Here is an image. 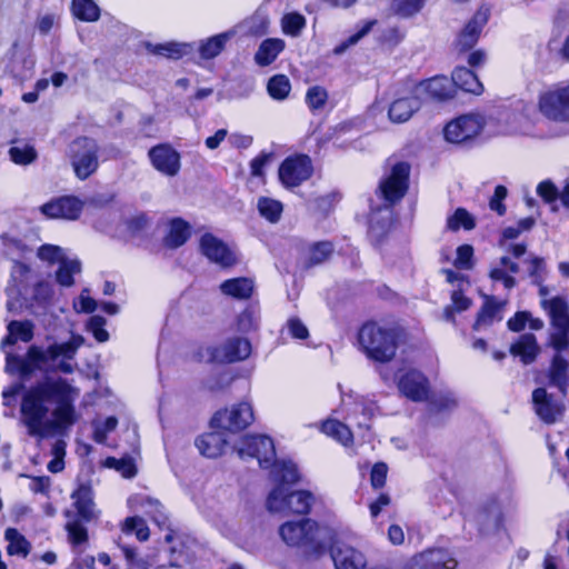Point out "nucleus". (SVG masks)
Segmentation results:
<instances>
[{"label": "nucleus", "mask_w": 569, "mask_h": 569, "mask_svg": "<svg viewBox=\"0 0 569 569\" xmlns=\"http://www.w3.org/2000/svg\"><path fill=\"white\" fill-rule=\"evenodd\" d=\"M83 209V202L74 196L53 199L41 207V212L49 218L76 220Z\"/></svg>", "instance_id": "19"}, {"label": "nucleus", "mask_w": 569, "mask_h": 569, "mask_svg": "<svg viewBox=\"0 0 569 569\" xmlns=\"http://www.w3.org/2000/svg\"><path fill=\"white\" fill-rule=\"evenodd\" d=\"M541 305L548 311L555 328L569 329L568 305L563 298L555 297L550 300H542Z\"/></svg>", "instance_id": "33"}, {"label": "nucleus", "mask_w": 569, "mask_h": 569, "mask_svg": "<svg viewBox=\"0 0 569 569\" xmlns=\"http://www.w3.org/2000/svg\"><path fill=\"white\" fill-rule=\"evenodd\" d=\"M489 20V9L480 8L459 32L455 47L459 52H467L475 47L483 27Z\"/></svg>", "instance_id": "14"}, {"label": "nucleus", "mask_w": 569, "mask_h": 569, "mask_svg": "<svg viewBox=\"0 0 569 569\" xmlns=\"http://www.w3.org/2000/svg\"><path fill=\"white\" fill-rule=\"evenodd\" d=\"M451 81L452 84L466 92L477 96L483 92V86L477 74L466 67H456L452 71Z\"/></svg>", "instance_id": "31"}, {"label": "nucleus", "mask_w": 569, "mask_h": 569, "mask_svg": "<svg viewBox=\"0 0 569 569\" xmlns=\"http://www.w3.org/2000/svg\"><path fill=\"white\" fill-rule=\"evenodd\" d=\"M541 113L553 121H569V104L563 87L543 92L539 98Z\"/></svg>", "instance_id": "13"}, {"label": "nucleus", "mask_w": 569, "mask_h": 569, "mask_svg": "<svg viewBox=\"0 0 569 569\" xmlns=\"http://www.w3.org/2000/svg\"><path fill=\"white\" fill-rule=\"evenodd\" d=\"M257 207L261 217L271 223L278 222L280 220L283 210L282 203L280 201L267 197H261L258 200Z\"/></svg>", "instance_id": "45"}, {"label": "nucleus", "mask_w": 569, "mask_h": 569, "mask_svg": "<svg viewBox=\"0 0 569 569\" xmlns=\"http://www.w3.org/2000/svg\"><path fill=\"white\" fill-rule=\"evenodd\" d=\"M415 90L419 97L425 93L430 99L443 101L452 97V81L447 77H435L421 81Z\"/></svg>", "instance_id": "24"}, {"label": "nucleus", "mask_w": 569, "mask_h": 569, "mask_svg": "<svg viewBox=\"0 0 569 569\" xmlns=\"http://www.w3.org/2000/svg\"><path fill=\"white\" fill-rule=\"evenodd\" d=\"M64 516L68 518L66 530L68 539L73 546H80L88 541V530L84 521L73 515V511L66 510Z\"/></svg>", "instance_id": "39"}, {"label": "nucleus", "mask_w": 569, "mask_h": 569, "mask_svg": "<svg viewBox=\"0 0 569 569\" xmlns=\"http://www.w3.org/2000/svg\"><path fill=\"white\" fill-rule=\"evenodd\" d=\"M421 107V99L416 90L409 97L396 99L389 107V119L392 122L402 123L408 121Z\"/></svg>", "instance_id": "25"}, {"label": "nucleus", "mask_w": 569, "mask_h": 569, "mask_svg": "<svg viewBox=\"0 0 569 569\" xmlns=\"http://www.w3.org/2000/svg\"><path fill=\"white\" fill-rule=\"evenodd\" d=\"M34 279L36 277L28 264L21 261H13L11 268L12 284L7 289V292L10 295L11 292L16 291L17 296L21 297L23 300H27L29 295V287Z\"/></svg>", "instance_id": "23"}, {"label": "nucleus", "mask_w": 569, "mask_h": 569, "mask_svg": "<svg viewBox=\"0 0 569 569\" xmlns=\"http://www.w3.org/2000/svg\"><path fill=\"white\" fill-rule=\"evenodd\" d=\"M502 303L497 302L493 297H487L483 306L477 315L473 330H481L491 326L495 321H500Z\"/></svg>", "instance_id": "34"}, {"label": "nucleus", "mask_w": 569, "mask_h": 569, "mask_svg": "<svg viewBox=\"0 0 569 569\" xmlns=\"http://www.w3.org/2000/svg\"><path fill=\"white\" fill-rule=\"evenodd\" d=\"M267 90L272 99L283 100L288 97L291 84L287 76L276 74L269 79Z\"/></svg>", "instance_id": "46"}, {"label": "nucleus", "mask_w": 569, "mask_h": 569, "mask_svg": "<svg viewBox=\"0 0 569 569\" xmlns=\"http://www.w3.org/2000/svg\"><path fill=\"white\" fill-rule=\"evenodd\" d=\"M327 99V91L319 86L309 88L306 94V102L311 110L321 109L325 106Z\"/></svg>", "instance_id": "55"}, {"label": "nucleus", "mask_w": 569, "mask_h": 569, "mask_svg": "<svg viewBox=\"0 0 569 569\" xmlns=\"http://www.w3.org/2000/svg\"><path fill=\"white\" fill-rule=\"evenodd\" d=\"M398 389L406 398L421 402L428 400L429 380L418 370H409L398 381Z\"/></svg>", "instance_id": "15"}, {"label": "nucleus", "mask_w": 569, "mask_h": 569, "mask_svg": "<svg viewBox=\"0 0 569 569\" xmlns=\"http://www.w3.org/2000/svg\"><path fill=\"white\" fill-rule=\"evenodd\" d=\"M152 166L161 173L174 177L180 170V154L169 144H158L148 152Z\"/></svg>", "instance_id": "18"}, {"label": "nucleus", "mask_w": 569, "mask_h": 569, "mask_svg": "<svg viewBox=\"0 0 569 569\" xmlns=\"http://www.w3.org/2000/svg\"><path fill=\"white\" fill-rule=\"evenodd\" d=\"M417 556L426 569H456L458 565L452 555L442 548L428 549Z\"/></svg>", "instance_id": "26"}, {"label": "nucleus", "mask_w": 569, "mask_h": 569, "mask_svg": "<svg viewBox=\"0 0 569 569\" xmlns=\"http://www.w3.org/2000/svg\"><path fill=\"white\" fill-rule=\"evenodd\" d=\"M106 322V319L101 316H92L88 321V330L99 342H106L109 339V333L104 329Z\"/></svg>", "instance_id": "60"}, {"label": "nucleus", "mask_w": 569, "mask_h": 569, "mask_svg": "<svg viewBox=\"0 0 569 569\" xmlns=\"http://www.w3.org/2000/svg\"><path fill=\"white\" fill-rule=\"evenodd\" d=\"M233 449L241 459L256 458L261 468L273 467L276 462L283 461L276 460L273 440L264 435L244 436L237 442Z\"/></svg>", "instance_id": "8"}, {"label": "nucleus", "mask_w": 569, "mask_h": 569, "mask_svg": "<svg viewBox=\"0 0 569 569\" xmlns=\"http://www.w3.org/2000/svg\"><path fill=\"white\" fill-rule=\"evenodd\" d=\"M38 257L39 259L47 261L49 263H60L62 260L66 259L63 250L53 244H42L38 249Z\"/></svg>", "instance_id": "56"}, {"label": "nucleus", "mask_w": 569, "mask_h": 569, "mask_svg": "<svg viewBox=\"0 0 569 569\" xmlns=\"http://www.w3.org/2000/svg\"><path fill=\"white\" fill-rule=\"evenodd\" d=\"M270 475L278 486L267 498V509L270 512L309 513L315 502L313 495L307 490L289 492L284 487V485H292L299 480L297 466L292 461L276 462Z\"/></svg>", "instance_id": "3"}, {"label": "nucleus", "mask_w": 569, "mask_h": 569, "mask_svg": "<svg viewBox=\"0 0 569 569\" xmlns=\"http://www.w3.org/2000/svg\"><path fill=\"white\" fill-rule=\"evenodd\" d=\"M447 226L450 230L457 231L461 227L466 230L475 228V220L463 208H458L455 213L448 218Z\"/></svg>", "instance_id": "52"}, {"label": "nucleus", "mask_w": 569, "mask_h": 569, "mask_svg": "<svg viewBox=\"0 0 569 569\" xmlns=\"http://www.w3.org/2000/svg\"><path fill=\"white\" fill-rule=\"evenodd\" d=\"M259 326V315L252 308L244 309L237 320V328L240 332L247 333L253 331Z\"/></svg>", "instance_id": "54"}, {"label": "nucleus", "mask_w": 569, "mask_h": 569, "mask_svg": "<svg viewBox=\"0 0 569 569\" xmlns=\"http://www.w3.org/2000/svg\"><path fill=\"white\" fill-rule=\"evenodd\" d=\"M71 10L82 21L93 22L100 17V9L93 0H72Z\"/></svg>", "instance_id": "41"}, {"label": "nucleus", "mask_w": 569, "mask_h": 569, "mask_svg": "<svg viewBox=\"0 0 569 569\" xmlns=\"http://www.w3.org/2000/svg\"><path fill=\"white\" fill-rule=\"evenodd\" d=\"M538 196L546 203H553L558 198H560V193L555 183L550 180H543L537 186Z\"/></svg>", "instance_id": "61"}, {"label": "nucleus", "mask_w": 569, "mask_h": 569, "mask_svg": "<svg viewBox=\"0 0 569 569\" xmlns=\"http://www.w3.org/2000/svg\"><path fill=\"white\" fill-rule=\"evenodd\" d=\"M319 530L315 520L305 518L282 523L279 535L288 546L301 548L306 560L315 561L327 552V545L319 538Z\"/></svg>", "instance_id": "6"}, {"label": "nucleus", "mask_w": 569, "mask_h": 569, "mask_svg": "<svg viewBox=\"0 0 569 569\" xmlns=\"http://www.w3.org/2000/svg\"><path fill=\"white\" fill-rule=\"evenodd\" d=\"M253 421V409L249 402H240L230 410L218 411L211 419V427L238 432Z\"/></svg>", "instance_id": "11"}, {"label": "nucleus", "mask_w": 569, "mask_h": 569, "mask_svg": "<svg viewBox=\"0 0 569 569\" xmlns=\"http://www.w3.org/2000/svg\"><path fill=\"white\" fill-rule=\"evenodd\" d=\"M233 31H226L202 41L199 46L200 57L202 59L216 58L226 47V43L233 37Z\"/></svg>", "instance_id": "37"}, {"label": "nucleus", "mask_w": 569, "mask_h": 569, "mask_svg": "<svg viewBox=\"0 0 569 569\" xmlns=\"http://www.w3.org/2000/svg\"><path fill=\"white\" fill-rule=\"evenodd\" d=\"M388 467L383 462L376 463L371 469L370 480L373 488L383 487L387 478Z\"/></svg>", "instance_id": "64"}, {"label": "nucleus", "mask_w": 569, "mask_h": 569, "mask_svg": "<svg viewBox=\"0 0 569 569\" xmlns=\"http://www.w3.org/2000/svg\"><path fill=\"white\" fill-rule=\"evenodd\" d=\"M333 252V246L329 241L312 243L303 256V264L311 268L323 263Z\"/></svg>", "instance_id": "38"}, {"label": "nucleus", "mask_w": 569, "mask_h": 569, "mask_svg": "<svg viewBox=\"0 0 569 569\" xmlns=\"http://www.w3.org/2000/svg\"><path fill=\"white\" fill-rule=\"evenodd\" d=\"M510 353L519 357L525 365L533 362L539 353L536 337L532 333H525L511 345Z\"/></svg>", "instance_id": "29"}, {"label": "nucleus", "mask_w": 569, "mask_h": 569, "mask_svg": "<svg viewBox=\"0 0 569 569\" xmlns=\"http://www.w3.org/2000/svg\"><path fill=\"white\" fill-rule=\"evenodd\" d=\"M219 288L224 296L244 300L252 296L254 282L252 279L246 277L232 278L224 280Z\"/></svg>", "instance_id": "30"}, {"label": "nucleus", "mask_w": 569, "mask_h": 569, "mask_svg": "<svg viewBox=\"0 0 569 569\" xmlns=\"http://www.w3.org/2000/svg\"><path fill=\"white\" fill-rule=\"evenodd\" d=\"M532 405L536 415L545 423H555L563 413L565 406L562 402L553 399L545 388H537L532 392Z\"/></svg>", "instance_id": "17"}, {"label": "nucleus", "mask_w": 569, "mask_h": 569, "mask_svg": "<svg viewBox=\"0 0 569 569\" xmlns=\"http://www.w3.org/2000/svg\"><path fill=\"white\" fill-rule=\"evenodd\" d=\"M147 50L157 56L167 57L170 59H180L193 51V44L188 42H166L153 44L151 42L146 43Z\"/></svg>", "instance_id": "32"}, {"label": "nucleus", "mask_w": 569, "mask_h": 569, "mask_svg": "<svg viewBox=\"0 0 569 569\" xmlns=\"http://www.w3.org/2000/svg\"><path fill=\"white\" fill-rule=\"evenodd\" d=\"M456 406L455 398L449 393L435 396L429 401V410L431 412L450 411Z\"/></svg>", "instance_id": "57"}, {"label": "nucleus", "mask_w": 569, "mask_h": 569, "mask_svg": "<svg viewBox=\"0 0 569 569\" xmlns=\"http://www.w3.org/2000/svg\"><path fill=\"white\" fill-rule=\"evenodd\" d=\"M73 507L76 512L73 515L84 522L97 520L99 511L93 501V490L89 483H80L78 488L71 493Z\"/></svg>", "instance_id": "20"}, {"label": "nucleus", "mask_w": 569, "mask_h": 569, "mask_svg": "<svg viewBox=\"0 0 569 569\" xmlns=\"http://www.w3.org/2000/svg\"><path fill=\"white\" fill-rule=\"evenodd\" d=\"M283 49V40L278 38L266 39L260 43L254 54V61L260 67L269 66L277 59Z\"/></svg>", "instance_id": "35"}, {"label": "nucleus", "mask_w": 569, "mask_h": 569, "mask_svg": "<svg viewBox=\"0 0 569 569\" xmlns=\"http://www.w3.org/2000/svg\"><path fill=\"white\" fill-rule=\"evenodd\" d=\"M313 168L311 159L308 156L299 154L288 157L279 168V179L287 188L300 186L312 174Z\"/></svg>", "instance_id": "12"}, {"label": "nucleus", "mask_w": 569, "mask_h": 569, "mask_svg": "<svg viewBox=\"0 0 569 569\" xmlns=\"http://www.w3.org/2000/svg\"><path fill=\"white\" fill-rule=\"evenodd\" d=\"M140 505L159 528L169 529V518L164 512L163 506L158 500L143 497Z\"/></svg>", "instance_id": "40"}, {"label": "nucleus", "mask_w": 569, "mask_h": 569, "mask_svg": "<svg viewBox=\"0 0 569 569\" xmlns=\"http://www.w3.org/2000/svg\"><path fill=\"white\" fill-rule=\"evenodd\" d=\"M10 159L20 166H27L32 163L38 153L36 149L30 144L13 146L9 149Z\"/></svg>", "instance_id": "50"}, {"label": "nucleus", "mask_w": 569, "mask_h": 569, "mask_svg": "<svg viewBox=\"0 0 569 569\" xmlns=\"http://www.w3.org/2000/svg\"><path fill=\"white\" fill-rule=\"evenodd\" d=\"M330 556L336 569H365V555L346 543H336L330 549Z\"/></svg>", "instance_id": "21"}, {"label": "nucleus", "mask_w": 569, "mask_h": 569, "mask_svg": "<svg viewBox=\"0 0 569 569\" xmlns=\"http://www.w3.org/2000/svg\"><path fill=\"white\" fill-rule=\"evenodd\" d=\"M485 121L480 114H463L451 120L443 129L445 139L455 144L473 140L483 129Z\"/></svg>", "instance_id": "10"}, {"label": "nucleus", "mask_w": 569, "mask_h": 569, "mask_svg": "<svg viewBox=\"0 0 569 569\" xmlns=\"http://www.w3.org/2000/svg\"><path fill=\"white\" fill-rule=\"evenodd\" d=\"M118 425L116 417H108L102 423H94L93 439L98 443H104L109 432L113 431Z\"/></svg>", "instance_id": "58"}, {"label": "nucleus", "mask_w": 569, "mask_h": 569, "mask_svg": "<svg viewBox=\"0 0 569 569\" xmlns=\"http://www.w3.org/2000/svg\"><path fill=\"white\" fill-rule=\"evenodd\" d=\"M473 248L470 244H462L457 248L455 266L458 269L469 270L472 268Z\"/></svg>", "instance_id": "62"}, {"label": "nucleus", "mask_w": 569, "mask_h": 569, "mask_svg": "<svg viewBox=\"0 0 569 569\" xmlns=\"http://www.w3.org/2000/svg\"><path fill=\"white\" fill-rule=\"evenodd\" d=\"M79 391L62 377H46L23 392L20 415L28 435L38 440L63 436L77 422Z\"/></svg>", "instance_id": "1"}, {"label": "nucleus", "mask_w": 569, "mask_h": 569, "mask_svg": "<svg viewBox=\"0 0 569 569\" xmlns=\"http://www.w3.org/2000/svg\"><path fill=\"white\" fill-rule=\"evenodd\" d=\"M122 531L126 535L134 533L137 539L140 541H146L149 539L150 531L149 528L141 517H128L121 527Z\"/></svg>", "instance_id": "47"}, {"label": "nucleus", "mask_w": 569, "mask_h": 569, "mask_svg": "<svg viewBox=\"0 0 569 569\" xmlns=\"http://www.w3.org/2000/svg\"><path fill=\"white\" fill-rule=\"evenodd\" d=\"M321 430L327 436L336 439L343 446L352 442V433L348 426L338 420H328L322 423Z\"/></svg>", "instance_id": "42"}, {"label": "nucleus", "mask_w": 569, "mask_h": 569, "mask_svg": "<svg viewBox=\"0 0 569 569\" xmlns=\"http://www.w3.org/2000/svg\"><path fill=\"white\" fill-rule=\"evenodd\" d=\"M150 223L149 217L144 212H139L126 220L128 232L132 236H138L144 231Z\"/></svg>", "instance_id": "59"}, {"label": "nucleus", "mask_w": 569, "mask_h": 569, "mask_svg": "<svg viewBox=\"0 0 569 569\" xmlns=\"http://www.w3.org/2000/svg\"><path fill=\"white\" fill-rule=\"evenodd\" d=\"M190 224L181 218L171 220L168 234L164 238V244L168 248L176 249L186 243L190 238Z\"/></svg>", "instance_id": "36"}, {"label": "nucleus", "mask_w": 569, "mask_h": 569, "mask_svg": "<svg viewBox=\"0 0 569 569\" xmlns=\"http://www.w3.org/2000/svg\"><path fill=\"white\" fill-rule=\"evenodd\" d=\"M200 249L210 261L221 267H231L237 263L234 252L223 241L211 233H204L201 237Z\"/></svg>", "instance_id": "16"}, {"label": "nucleus", "mask_w": 569, "mask_h": 569, "mask_svg": "<svg viewBox=\"0 0 569 569\" xmlns=\"http://www.w3.org/2000/svg\"><path fill=\"white\" fill-rule=\"evenodd\" d=\"M477 523L482 533H493L503 527V511L500 501L488 500L477 513Z\"/></svg>", "instance_id": "22"}, {"label": "nucleus", "mask_w": 569, "mask_h": 569, "mask_svg": "<svg viewBox=\"0 0 569 569\" xmlns=\"http://www.w3.org/2000/svg\"><path fill=\"white\" fill-rule=\"evenodd\" d=\"M201 358L210 362H237L247 359L251 353V343L247 338L233 337L218 347H208Z\"/></svg>", "instance_id": "9"}, {"label": "nucleus", "mask_w": 569, "mask_h": 569, "mask_svg": "<svg viewBox=\"0 0 569 569\" xmlns=\"http://www.w3.org/2000/svg\"><path fill=\"white\" fill-rule=\"evenodd\" d=\"M33 329L34 326L30 320H12L7 326L8 332L13 333L17 340L23 342H30L33 339Z\"/></svg>", "instance_id": "51"}, {"label": "nucleus", "mask_w": 569, "mask_h": 569, "mask_svg": "<svg viewBox=\"0 0 569 569\" xmlns=\"http://www.w3.org/2000/svg\"><path fill=\"white\" fill-rule=\"evenodd\" d=\"M84 345V338L78 333H71L68 341L52 342L47 348L30 346L26 358L12 357L11 362L17 363L18 375L21 379H28L36 369H43L50 363L59 360L56 369L62 373H72L76 363L71 361L76 358L78 350Z\"/></svg>", "instance_id": "2"}, {"label": "nucleus", "mask_w": 569, "mask_h": 569, "mask_svg": "<svg viewBox=\"0 0 569 569\" xmlns=\"http://www.w3.org/2000/svg\"><path fill=\"white\" fill-rule=\"evenodd\" d=\"M4 538L9 542L7 551L9 555H21L26 557L30 551V542L16 529L8 528Z\"/></svg>", "instance_id": "44"}, {"label": "nucleus", "mask_w": 569, "mask_h": 569, "mask_svg": "<svg viewBox=\"0 0 569 569\" xmlns=\"http://www.w3.org/2000/svg\"><path fill=\"white\" fill-rule=\"evenodd\" d=\"M100 147L93 138L78 137L68 148V157L79 180L91 177L99 168Z\"/></svg>", "instance_id": "7"}, {"label": "nucleus", "mask_w": 569, "mask_h": 569, "mask_svg": "<svg viewBox=\"0 0 569 569\" xmlns=\"http://www.w3.org/2000/svg\"><path fill=\"white\" fill-rule=\"evenodd\" d=\"M410 166L405 161L395 163L390 173L381 180L379 191L382 198L389 202L377 211L372 208L369 218V236L376 242H380L387 234L391 224V204L399 201L408 190Z\"/></svg>", "instance_id": "4"}, {"label": "nucleus", "mask_w": 569, "mask_h": 569, "mask_svg": "<svg viewBox=\"0 0 569 569\" xmlns=\"http://www.w3.org/2000/svg\"><path fill=\"white\" fill-rule=\"evenodd\" d=\"M196 446L202 456L217 458L224 452L228 440L223 432L212 431L197 438Z\"/></svg>", "instance_id": "27"}, {"label": "nucleus", "mask_w": 569, "mask_h": 569, "mask_svg": "<svg viewBox=\"0 0 569 569\" xmlns=\"http://www.w3.org/2000/svg\"><path fill=\"white\" fill-rule=\"evenodd\" d=\"M376 21H369L357 33L350 36L346 41L341 42L333 49L335 54H342L349 47L356 44L362 37H365L372 28Z\"/></svg>", "instance_id": "63"}, {"label": "nucleus", "mask_w": 569, "mask_h": 569, "mask_svg": "<svg viewBox=\"0 0 569 569\" xmlns=\"http://www.w3.org/2000/svg\"><path fill=\"white\" fill-rule=\"evenodd\" d=\"M427 0H393L392 8L395 12L403 18L418 13Z\"/></svg>", "instance_id": "53"}, {"label": "nucleus", "mask_w": 569, "mask_h": 569, "mask_svg": "<svg viewBox=\"0 0 569 569\" xmlns=\"http://www.w3.org/2000/svg\"><path fill=\"white\" fill-rule=\"evenodd\" d=\"M52 293V288L48 282L34 279L29 287L28 299L23 301H33L38 305H44L50 301Z\"/></svg>", "instance_id": "48"}, {"label": "nucleus", "mask_w": 569, "mask_h": 569, "mask_svg": "<svg viewBox=\"0 0 569 569\" xmlns=\"http://www.w3.org/2000/svg\"><path fill=\"white\" fill-rule=\"evenodd\" d=\"M400 330L375 321L366 322L359 330L358 341L367 357L386 363L393 359L398 349Z\"/></svg>", "instance_id": "5"}, {"label": "nucleus", "mask_w": 569, "mask_h": 569, "mask_svg": "<svg viewBox=\"0 0 569 569\" xmlns=\"http://www.w3.org/2000/svg\"><path fill=\"white\" fill-rule=\"evenodd\" d=\"M81 271V262L77 259H64L59 263L56 272V279L59 284L63 287H71L73 284V274Z\"/></svg>", "instance_id": "43"}, {"label": "nucleus", "mask_w": 569, "mask_h": 569, "mask_svg": "<svg viewBox=\"0 0 569 569\" xmlns=\"http://www.w3.org/2000/svg\"><path fill=\"white\" fill-rule=\"evenodd\" d=\"M281 27L283 33L298 37L306 27V18L298 12L287 13L281 19Z\"/></svg>", "instance_id": "49"}, {"label": "nucleus", "mask_w": 569, "mask_h": 569, "mask_svg": "<svg viewBox=\"0 0 569 569\" xmlns=\"http://www.w3.org/2000/svg\"><path fill=\"white\" fill-rule=\"evenodd\" d=\"M569 363L559 353L555 355L548 370L549 385L557 387L566 396L569 385Z\"/></svg>", "instance_id": "28"}]
</instances>
